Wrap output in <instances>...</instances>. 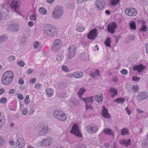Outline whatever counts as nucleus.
Instances as JSON below:
<instances>
[{"instance_id": "3c124183", "label": "nucleus", "mask_w": 148, "mask_h": 148, "mask_svg": "<svg viewBox=\"0 0 148 148\" xmlns=\"http://www.w3.org/2000/svg\"><path fill=\"white\" fill-rule=\"evenodd\" d=\"M39 42L38 41H35L34 43V48L36 49L39 46Z\"/></svg>"}, {"instance_id": "69168bd1", "label": "nucleus", "mask_w": 148, "mask_h": 148, "mask_svg": "<svg viewBox=\"0 0 148 148\" xmlns=\"http://www.w3.org/2000/svg\"><path fill=\"white\" fill-rule=\"evenodd\" d=\"M125 110L127 112L128 114L130 115L131 114V110H129V108H128V107L127 106L125 108Z\"/></svg>"}, {"instance_id": "7ed1b4c3", "label": "nucleus", "mask_w": 148, "mask_h": 148, "mask_svg": "<svg viewBox=\"0 0 148 148\" xmlns=\"http://www.w3.org/2000/svg\"><path fill=\"white\" fill-rule=\"evenodd\" d=\"M63 13V8L61 6L56 7L53 11L52 15L56 19L60 18Z\"/></svg>"}, {"instance_id": "393cba45", "label": "nucleus", "mask_w": 148, "mask_h": 148, "mask_svg": "<svg viewBox=\"0 0 148 148\" xmlns=\"http://www.w3.org/2000/svg\"><path fill=\"white\" fill-rule=\"evenodd\" d=\"M98 128L94 127H88L86 128L87 131L90 133H96L97 131Z\"/></svg>"}, {"instance_id": "9b49d317", "label": "nucleus", "mask_w": 148, "mask_h": 148, "mask_svg": "<svg viewBox=\"0 0 148 148\" xmlns=\"http://www.w3.org/2000/svg\"><path fill=\"white\" fill-rule=\"evenodd\" d=\"M76 48L74 46H70L69 48L68 58L71 59L75 55Z\"/></svg>"}, {"instance_id": "0e129e2a", "label": "nucleus", "mask_w": 148, "mask_h": 148, "mask_svg": "<svg viewBox=\"0 0 148 148\" xmlns=\"http://www.w3.org/2000/svg\"><path fill=\"white\" fill-rule=\"evenodd\" d=\"M33 70L32 69H29L27 71L26 73L27 74H29L32 73Z\"/></svg>"}, {"instance_id": "dca6fc26", "label": "nucleus", "mask_w": 148, "mask_h": 148, "mask_svg": "<svg viewBox=\"0 0 148 148\" xmlns=\"http://www.w3.org/2000/svg\"><path fill=\"white\" fill-rule=\"evenodd\" d=\"M25 141L22 138H18L16 142V148H22L24 146Z\"/></svg>"}, {"instance_id": "4c0bfd02", "label": "nucleus", "mask_w": 148, "mask_h": 148, "mask_svg": "<svg viewBox=\"0 0 148 148\" xmlns=\"http://www.w3.org/2000/svg\"><path fill=\"white\" fill-rule=\"evenodd\" d=\"M130 28L132 29H136V26L135 23L134 21H133L130 24Z\"/></svg>"}, {"instance_id": "9d476101", "label": "nucleus", "mask_w": 148, "mask_h": 148, "mask_svg": "<svg viewBox=\"0 0 148 148\" xmlns=\"http://www.w3.org/2000/svg\"><path fill=\"white\" fill-rule=\"evenodd\" d=\"M117 27V26L115 22H112L107 25L108 31L111 34H113L114 32V29H116Z\"/></svg>"}, {"instance_id": "6e6d98bb", "label": "nucleus", "mask_w": 148, "mask_h": 148, "mask_svg": "<svg viewBox=\"0 0 148 148\" xmlns=\"http://www.w3.org/2000/svg\"><path fill=\"white\" fill-rule=\"evenodd\" d=\"M21 111H22L23 114L24 115H25L27 113L28 110L27 108H26Z\"/></svg>"}, {"instance_id": "680f3d73", "label": "nucleus", "mask_w": 148, "mask_h": 148, "mask_svg": "<svg viewBox=\"0 0 148 148\" xmlns=\"http://www.w3.org/2000/svg\"><path fill=\"white\" fill-rule=\"evenodd\" d=\"M18 98L20 100H23V97L22 94H18Z\"/></svg>"}, {"instance_id": "864d4df0", "label": "nucleus", "mask_w": 148, "mask_h": 148, "mask_svg": "<svg viewBox=\"0 0 148 148\" xmlns=\"http://www.w3.org/2000/svg\"><path fill=\"white\" fill-rule=\"evenodd\" d=\"M29 17L30 19L34 21L36 19L35 15L33 14L30 15Z\"/></svg>"}, {"instance_id": "37998d69", "label": "nucleus", "mask_w": 148, "mask_h": 148, "mask_svg": "<svg viewBox=\"0 0 148 148\" xmlns=\"http://www.w3.org/2000/svg\"><path fill=\"white\" fill-rule=\"evenodd\" d=\"M5 140L4 138L0 136V147L2 146L5 144Z\"/></svg>"}, {"instance_id": "58836bf2", "label": "nucleus", "mask_w": 148, "mask_h": 148, "mask_svg": "<svg viewBox=\"0 0 148 148\" xmlns=\"http://www.w3.org/2000/svg\"><path fill=\"white\" fill-rule=\"evenodd\" d=\"M93 96H91L90 97H87V100L86 104H87V102L90 104H92L93 103Z\"/></svg>"}, {"instance_id": "8fccbe9b", "label": "nucleus", "mask_w": 148, "mask_h": 148, "mask_svg": "<svg viewBox=\"0 0 148 148\" xmlns=\"http://www.w3.org/2000/svg\"><path fill=\"white\" fill-rule=\"evenodd\" d=\"M136 38V37L135 36L133 35H131L128 36L127 38L128 40H135V39Z\"/></svg>"}, {"instance_id": "c756f323", "label": "nucleus", "mask_w": 148, "mask_h": 148, "mask_svg": "<svg viewBox=\"0 0 148 148\" xmlns=\"http://www.w3.org/2000/svg\"><path fill=\"white\" fill-rule=\"evenodd\" d=\"M125 101V99L124 98H117L116 99H114L113 101L116 102L117 103L123 104Z\"/></svg>"}, {"instance_id": "5701e85b", "label": "nucleus", "mask_w": 148, "mask_h": 148, "mask_svg": "<svg viewBox=\"0 0 148 148\" xmlns=\"http://www.w3.org/2000/svg\"><path fill=\"white\" fill-rule=\"evenodd\" d=\"M109 92L111 93V96L113 98L115 96L118 94V92L117 89L115 88L112 87L108 91Z\"/></svg>"}, {"instance_id": "c85d7f7f", "label": "nucleus", "mask_w": 148, "mask_h": 148, "mask_svg": "<svg viewBox=\"0 0 148 148\" xmlns=\"http://www.w3.org/2000/svg\"><path fill=\"white\" fill-rule=\"evenodd\" d=\"M74 78H79L82 77L84 75L83 73L81 72H76L74 73Z\"/></svg>"}, {"instance_id": "6ab92c4d", "label": "nucleus", "mask_w": 148, "mask_h": 148, "mask_svg": "<svg viewBox=\"0 0 148 148\" xmlns=\"http://www.w3.org/2000/svg\"><path fill=\"white\" fill-rule=\"evenodd\" d=\"M80 58L83 62H86L89 60L88 54L86 53H81Z\"/></svg>"}, {"instance_id": "f8f14e48", "label": "nucleus", "mask_w": 148, "mask_h": 148, "mask_svg": "<svg viewBox=\"0 0 148 148\" xmlns=\"http://www.w3.org/2000/svg\"><path fill=\"white\" fill-rule=\"evenodd\" d=\"M52 139L51 138H47L41 140L40 144L42 146H46L51 145L52 144Z\"/></svg>"}, {"instance_id": "1a4fd4ad", "label": "nucleus", "mask_w": 148, "mask_h": 148, "mask_svg": "<svg viewBox=\"0 0 148 148\" xmlns=\"http://www.w3.org/2000/svg\"><path fill=\"white\" fill-rule=\"evenodd\" d=\"M125 12L127 15L130 16H135L137 13V10L134 8L131 9L127 8L125 10Z\"/></svg>"}, {"instance_id": "4be33fe9", "label": "nucleus", "mask_w": 148, "mask_h": 148, "mask_svg": "<svg viewBox=\"0 0 148 148\" xmlns=\"http://www.w3.org/2000/svg\"><path fill=\"white\" fill-rule=\"evenodd\" d=\"M18 2L17 1H15V0H13L10 6L12 9L14 10V12H17V9L18 8Z\"/></svg>"}, {"instance_id": "f3484780", "label": "nucleus", "mask_w": 148, "mask_h": 148, "mask_svg": "<svg viewBox=\"0 0 148 148\" xmlns=\"http://www.w3.org/2000/svg\"><path fill=\"white\" fill-rule=\"evenodd\" d=\"M145 68V66H143L142 64H140L138 65L134 66L133 69L134 70L137 71L138 72L140 73L143 71Z\"/></svg>"}, {"instance_id": "2eb2a0df", "label": "nucleus", "mask_w": 148, "mask_h": 148, "mask_svg": "<svg viewBox=\"0 0 148 148\" xmlns=\"http://www.w3.org/2000/svg\"><path fill=\"white\" fill-rule=\"evenodd\" d=\"M48 127L47 125H42L40 128V130L38 133L39 136H41L44 134L47 133L48 131Z\"/></svg>"}, {"instance_id": "72a5a7b5", "label": "nucleus", "mask_w": 148, "mask_h": 148, "mask_svg": "<svg viewBox=\"0 0 148 148\" xmlns=\"http://www.w3.org/2000/svg\"><path fill=\"white\" fill-rule=\"evenodd\" d=\"M120 0H110V5L111 6H115L118 4Z\"/></svg>"}, {"instance_id": "cd10ccee", "label": "nucleus", "mask_w": 148, "mask_h": 148, "mask_svg": "<svg viewBox=\"0 0 148 148\" xmlns=\"http://www.w3.org/2000/svg\"><path fill=\"white\" fill-rule=\"evenodd\" d=\"M95 100L98 103L102 102L103 99V97L99 95H95L94 96Z\"/></svg>"}, {"instance_id": "4d7b16f0", "label": "nucleus", "mask_w": 148, "mask_h": 148, "mask_svg": "<svg viewBox=\"0 0 148 148\" xmlns=\"http://www.w3.org/2000/svg\"><path fill=\"white\" fill-rule=\"evenodd\" d=\"M132 79L133 81H138L140 80V78L138 77H136L133 76L132 77Z\"/></svg>"}, {"instance_id": "473e14b6", "label": "nucleus", "mask_w": 148, "mask_h": 148, "mask_svg": "<svg viewBox=\"0 0 148 148\" xmlns=\"http://www.w3.org/2000/svg\"><path fill=\"white\" fill-rule=\"evenodd\" d=\"M101 113L102 116L106 118H110V115L108 113V110H106V111H102Z\"/></svg>"}, {"instance_id": "ea45409f", "label": "nucleus", "mask_w": 148, "mask_h": 148, "mask_svg": "<svg viewBox=\"0 0 148 148\" xmlns=\"http://www.w3.org/2000/svg\"><path fill=\"white\" fill-rule=\"evenodd\" d=\"M16 64L19 66L22 67L24 66L25 65V62L22 60H20L18 61Z\"/></svg>"}, {"instance_id": "f704fd0d", "label": "nucleus", "mask_w": 148, "mask_h": 148, "mask_svg": "<svg viewBox=\"0 0 148 148\" xmlns=\"http://www.w3.org/2000/svg\"><path fill=\"white\" fill-rule=\"evenodd\" d=\"M141 146L143 148H148V140H144L142 142Z\"/></svg>"}, {"instance_id": "bf43d9fd", "label": "nucleus", "mask_w": 148, "mask_h": 148, "mask_svg": "<svg viewBox=\"0 0 148 148\" xmlns=\"http://www.w3.org/2000/svg\"><path fill=\"white\" fill-rule=\"evenodd\" d=\"M35 87L36 88L38 89L42 87V85L40 84H36L35 85Z\"/></svg>"}, {"instance_id": "c9c22d12", "label": "nucleus", "mask_w": 148, "mask_h": 148, "mask_svg": "<svg viewBox=\"0 0 148 148\" xmlns=\"http://www.w3.org/2000/svg\"><path fill=\"white\" fill-rule=\"evenodd\" d=\"M40 13L42 14L46 15L47 13V10L44 8H40L39 9Z\"/></svg>"}, {"instance_id": "5fc2aeb1", "label": "nucleus", "mask_w": 148, "mask_h": 148, "mask_svg": "<svg viewBox=\"0 0 148 148\" xmlns=\"http://www.w3.org/2000/svg\"><path fill=\"white\" fill-rule=\"evenodd\" d=\"M121 73L122 74H124L125 75H126L127 74L128 72H127V70L126 69H122L121 71Z\"/></svg>"}, {"instance_id": "79ce46f5", "label": "nucleus", "mask_w": 148, "mask_h": 148, "mask_svg": "<svg viewBox=\"0 0 148 148\" xmlns=\"http://www.w3.org/2000/svg\"><path fill=\"white\" fill-rule=\"evenodd\" d=\"M62 69L63 71L66 72H69L70 71V70L65 66H62Z\"/></svg>"}, {"instance_id": "c03bdc74", "label": "nucleus", "mask_w": 148, "mask_h": 148, "mask_svg": "<svg viewBox=\"0 0 148 148\" xmlns=\"http://www.w3.org/2000/svg\"><path fill=\"white\" fill-rule=\"evenodd\" d=\"M76 148H86V146L81 143H78L76 145Z\"/></svg>"}, {"instance_id": "e2e57ef3", "label": "nucleus", "mask_w": 148, "mask_h": 148, "mask_svg": "<svg viewBox=\"0 0 148 148\" xmlns=\"http://www.w3.org/2000/svg\"><path fill=\"white\" fill-rule=\"evenodd\" d=\"M86 109L87 110H88V109L92 110L93 109V108L91 106V105H90L89 106L87 104H86Z\"/></svg>"}, {"instance_id": "6e6552de", "label": "nucleus", "mask_w": 148, "mask_h": 148, "mask_svg": "<svg viewBox=\"0 0 148 148\" xmlns=\"http://www.w3.org/2000/svg\"><path fill=\"white\" fill-rule=\"evenodd\" d=\"M148 97V93L146 92L142 91L138 93L137 98L139 101H141L144 99H147Z\"/></svg>"}, {"instance_id": "2f4dec72", "label": "nucleus", "mask_w": 148, "mask_h": 148, "mask_svg": "<svg viewBox=\"0 0 148 148\" xmlns=\"http://www.w3.org/2000/svg\"><path fill=\"white\" fill-rule=\"evenodd\" d=\"M27 41V37L23 36H21L20 41V44L21 45H23Z\"/></svg>"}, {"instance_id": "49530a36", "label": "nucleus", "mask_w": 148, "mask_h": 148, "mask_svg": "<svg viewBox=\"0 0 148 148\" xmlns=\"http://www.w3.org/2000/svg\"><path fill=\"white\" fill-rule=\"evenodd\" d=\"M138 87L136 85L134 86L132 88V91L134 92H136L138 90Z\"/></svg>"}, {"instance_id": "e433bc0d", "label": "nucleus", "mask_w": 148, "mask_h": 148, "mask_svg": "<svg viewBox=\"0 0 148 148\" xmlns=\"http://www.w3.org/2000/svg\"><path fill=\"white\" fill-rule=\"evenodd\" d=\"M111 39L109 37L107 38L106 39L105 41V44L106 45V47H110L111 45H110V42H111Z\"/></svg>"}, {"instance_id": "20e7f679", "label": "nucleus", "mask_w": 148, "mask_h": 148, "mask_svg": "<svg viewBox=\"0 0 148 148\" xmlns=\"http://www.w3.org/2000/svg\"><path fill=\"white\" fill-rule=\"evenodd\" d=\"M62 45V41L60 39H57L53 42L51 50L53 51H58Z\"/></svg>"}, {"instance_id": "ddd939ff", "label": "nucleus", "mask_w": 148, "mask_h": 148, "mask_svg": "<svg viewBox=\"0 0 148 148\" xmlns=\"http://www.w3.org/2000/svg\"><path fill=\"white\" fill-rule=\"evenodd\" d=\"M8 29V31L12 32H16L19 29V26L16 23H13L9 25Z\"/></svg>"}, {"instance_id": "aec40b11", "label": "nucleus", "mask_w": 148, "mask_h": 148, "mask_svg": "<svg viewBox=\"0 0 148 148\" xmlns=\"http://www.w3.org/2000/svg\"><path fill=\"white\" fill-rule=\"evenodd\" d=\"M119 142L123 146H126L127 147L128 146L130 145L131 140L130 139H122L121 140L119 141Z\"/></svg>"}, {"instance_id": "7c9ffc66", "label": "nucleus", "mask_w": 148, "mask_h": 148, "mask_svg": "<svg viewBox=\"0 0 148 148\" xmlns=\"http://www.w3.org/2000/svg\"><path fill=\"white\" fill-rule=\"evenodd\" d=\"M86 89L84 88H81L79 91L78 92L77 94L79 97V98H81L84 92L86 91Z\"/></svg>"}, {"instance_id": "4468645a", "label": "nucleus", "mask_w": 148, "mask_h": 148, "mask_svg": "<svg viewBox=\"0 0 148 148\" xmlns=\"http://www.w3.org/2000/svg\"><path fill=\"white\" fill-rule=\"evenodd\" d=\"M106 3L103 0H98L95 3V6L99 10H101L106 6Z\"/></svg>"}, {"instance_id": "bb28decb", "label": "nucleus", "mask_w": 148, "mask_h": 148, "mask_svg": "<svg viewBox=\"0 0 148 148\" xmlns=\"http://www.w3.org/2000/svg\"><path fill=\"white\" fill-rule=\"evenodd\" d=\"M46 95L48 97H51L53 94V90L51 88H48L46 89Z\"/></svg>"}, {"instance_id": "a19ab883", "label": "nucleus", "mask_w": 148, "mask_h": 148, "mask_svg": "<svg viewBox=\"0 0 148 148\" xmlns=\"http://www.w3.org/2000/svg\"><path fill=\"white\" fill-rule=\"evenodd\" d=\"M7 36L6 35H2L0 37V43L5 41L7 39Z\"/></svg>"}, {"instance_id": "b1692460", "label": "nucleus", "mask_w": 148, "mask_h": 148, "mask_svg": "<svg viewBox=\"0 0 148 148\" xmlns=\"http://www.w3.org/2000/svg\"><path fill=\"white\" fill-rule=\"evenodd\" d=\"M64 57V56L62 52H59L56 56V60L58 62H60L63 60Z\"/></svg>"}, {"instance_id": "052dcab7", "label": "nucleus", "mask_w": 148, "mask_h": 148, "mask_svg": "<svg viewBox=\"0 0 148 148\" xmlns=\"http://www.w3.org/2000/svg\"><path fill=\"white\" fill-rule=\"evenodd\" d=\"M18 82L19 84L21 85H22L24 84V82L23 78H20L18 80Z\"/></svg>"}, {"instance_id": "de8ad7c7", "label": "nucleus", "mask_w": 148, "mask_h": 148, "mask_svg": "<svg viewBox=\"0 0 148 148\" xmlns=\"http://www.w3.org/2000/svg\"><path fill=\"white\" fill-rule=\"evenodd\" d=\"M147 29V26L146 25H143L141 26V28L140 29L139 31L144 32L146 31Z\"/></svg>"}, {"instance_id": "09e8293b", "label": "nucleus", "mask_w": 148, "mask_h": 148, "mask_svg": "<svg viewBox=\"0 0 148 148\" xmlns=\"http://www.w3.org/2000/svg\"><path fill=\"white\" fill-rule=\"evenodd\" d=\"M127 133H128V132L127 130L125 129H123L122 130L121 132V134L122 135H126Z\"/></svg>"}, {"instance_id": "a211bd4d", "label": "nucleus", "mask_w": 148, "mask_h": 148, "mask_svg": "<svg viewBox=\"0 0 148 148\" xmlns=\"http://www.w3.org/2000/svg\"><path fill=\"white\" fill-rule=\"evenodd\" d=\"M2 8L1 10V11L0 12V21L1 20L2 17L4 14V16L6 17L7 15H6V14L7 12L6 7H5L4 4L1 5Z\"/></svg>"}, {"instance_id": "412c9836", "label": "nucleus", "mask_w": 148, "mask_h": 148, "mask_svg": "<svg viewBox=\"0 0 148 148\" xmlns=\"http://www.w3.org/2000/svg\"><path fill=\"white\" fill-rule=\"evenodd\" d=\"M69 103L70 106L71 107L76 106L79 105V102L78 99H74L71 100L69 101Z\"/></svg>"}, {"instance_id": "a878e982", "label": "nucleus", "mask_w": 148, "mask_h": 148, "mask_svg": "<svg viewBox=\"0 0 148 148\" xmlns=\"http://www.w3.org/2000/svg\"><path fill=\"white\" fill-rule=\"evenodd\" d=\"M103 132L104 134L106 135H113V132L112 130L109 128L104 129Z\"/></svg>"}, {"instance_id": "f03ea898", "label": "nucleus", "mask_w": 148, "mask_h": 148, "mask_svg": "<svg viewBox=\"0 0 148 148\" xmlns=\"http://www.w3.org/2000/svg\"><path fill=\"white\" fill-rule=\"evenodd\" d=\"M14 77V74L11 71L5 72L3 74L2 79V82L4 85L9 84L12 81Z\"/></svg>"}, {"instance_id": "0eeeda50", "label": "nucleus", "mask_w": 148, "mask_h": 148, "mask_svg": "<svg viewBox=\"0 0 148 148\" xmlns=\"http://www.w3.org/2000/svg\"><path fill=\"white\" fill-rule=\"evenodd\" d=\"M70 132L75 135L76 136L79 137H82V135L79 132L78 127L76 124H74L73 125Z\"/></svg>"}, {"instance_id": "774afa93", "label": "nucleus", "mask_w": 148, "mask_h": 148, "mask_svg": "<svg viewBox=\"0 0 148 148\" xmlns=\"http://www.w3.org/2000/svg\"><path fill=\"white\" fill-rule=\"evenodd\" d=\"M36 81V78H34L30 80L29 82L30 83L33 84L35 83Z\"/></svg>"}, {"instance_id": "423d86ee", "label": "nucleus", "mask_w": 148, "mask_h": 148, "mask_svg": "<svg viewBox=\"0 0 148 148\" xmlns=\"http://www.w3.org/2000/svg\"><path fill=\"white\" fill-rule=\"evenodd\" d=\"M97 29L95 28L91 30L87 36L88 38L90 40H94L98 35Z\"/></svg>"}, {"instance_id": "39448f33", "label": "nucleus", "mask_w": 148, "mask_h": 148, "mask_svg": "<svg viewBox=\"0 0 148 148\" xmlns=\"http://www.w3.org/2000/svg\"><path fill=\"white\" fill-rule=\"evenodd\" d=\"M53 115L55 118L62 121H65L66 119V114L61 110L55 111L53 113Z\"/></svg>"}, {"instance_id": "13d9d810", "label": "nucleus", "mask_w": 148, "mask_h": 148, "mask_svg": "<svg viewBox=\"0 0 148 148\" xmlns=\"http://www.w3.org/2000/svg\"><path fill=\"white\" fill-rule=\"evenodd\" d=\"M7 101V99L3 97L1 98L0 100V102L2 103H4Z\"/></svg>"}, {"instance_id": "338daca9", "label": "nucleus", "mask_w": 148, "mask_h": 148, "mask_svg": "<svg viewBox=\"0 0 148 148\" xmlns=\"http://www.w3.org/2000/svg\"><path fill=\"white\" fill-rule=\"evenodd\" d=\"M74 73L69 74H68L67 75V76L69 77H74Z\"/></svg>"}, {"instance_id": "a18cd8bd", "label": "nucleus", "mask_w": 148, "mask_h": 148, "mask_svg": "<svg viewBox=\"0 0 148 148\" xmlns=\"http://www.w3.org/2000/svg\"><path fill=\"white\" fill-rule=\"evenodd\" d=\"M15 58V57L14 56H10L8 58V60L10 62H11L14 60Z\"/></svg>"}, {"instance_id": "603ef678", "label": "nucleus", "mask_w": 148, "mask_h": 148, "mask_svg": "<svg viewBox=\"0 0 148 148\" xmlns=\"http://www.w3.org/2000/svg\"><path fill=\"white\" fill-rule=\"evenodd\" d=\"M85 30V28L82 27H80L76 29V30L77 31L79 32H82L84 31Z\"/></svg>"}, {"instance_id": "f257e3e1", "label": "nucleus", "mask_w": 148, "mask_h": 148, "mask_svg": "<svg viewBox=\"0 0 148 148\" xmlns=\"http://www.w3.org/2000/svg\"><path fill=\"white\" fill-rule=\"evenodd\" d=\"M58 29L50 24L45 25L44 26L43 32L47 36L54 37L56 36L58 32Z\"/></svg>"}]
</instances>
